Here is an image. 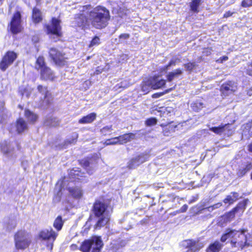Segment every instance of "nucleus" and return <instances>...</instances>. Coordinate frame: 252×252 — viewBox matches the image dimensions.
I'll use <instances>...</instances> for the list:
<instances>
[{
    "label": "nucleus",
    "instance_id": "nucleus-47",
    "mask_svg": "<svg viewBox=\"0 0 252 252\" xmlns=\"http://www.w3.org/2000/svg\"><path fill=\"white\" fill-rule=\"evenodd\" d=\"M242 6L244 7L252 6V0H243L242 2Z\"/></svg>",
    "mask_w": 252,
    "mask_h": 252
},
{
    "label": "nucleus",
    "instance_id": "nucleus-1",
    "mask_svg": "<svg viewBox=\"0 0 252 252\" xmlns=\"http://www.w3.org/2000/svg\"><path fill=\"white\" fill-rule=\"evenodd\" d=\"M229 239L232 247L243 249L246 247L252 246V233H247L245 230L238 231L227 229L221 238V241L224 242Z\"/></svg>",
    "mask_w": 252,
    "mask_h": 252
},
{
    "label": "nucleus",
    "instance_id": "nucleus-41",
    "mask_svg": "<svg viewBox=\"0 0 252 252\" xmlns=\"http://www.w3.org/2000/svg\"><path fill=\"white\" fill-rule=\"evenodd\" d=\"M45 124L47 126H56L59 124V121L57 118H51L47 120L45 122Z\"/></svg>",
    "mask_w": 252,
    "mask_h": 252
},
{
    "label": "nucleus",
    "instance_id": "nucleus-29",
    "mask_svg": "<svg viewBox=\"0 0 252 252\" xmlns=\"http://www.w3.org/2000/svg\"><path fill=\"white\" fill-rule=\"evenodd\" d=\"M131 84L128 80H124L117 84L114 88L115 91H121L120 89H125L130 86Z\"/></svg>",
    "mask_w": 252,
    "mask_h": 252
},
{
    "label": "nucleus",
    "instance_id": "nucleus-30",
    "mask_svg": "<svg viewBox=\"0 0 252 252\" xmlns=\"http://www.w3.org/2000/svg\"><path fill=\"white\" fill-rule=\"evenodd\" d=\"M252 168V159L248 161L246 164L244 165V167L242 169H240L239 171V175L240 176H243L245 175L248 171L251 170Z\"/></svg>",
    "mask_w": 252,
    "mask_h": 252
},
{
    "label": "nucleus",
    "instance_id": "nucleus-15",
    "mask_svg": "<svg viewBox=\"0 0 252 252\" xmlns=\"http://www.w3.org/2000/svg\"><path fill=\"white\" fill-rule=\"evenodd\" d=\"M97 157L94 156V158H86L81 161V164L86 168L87 171L89 174H93V170L91 168L94 169V165L96 163Z\"/></svg>",
    "mask_w": 252,
    "mask_h": 252
},
{
    "label": "nucleus",
    "instance_id": "nucleus-33",
    "mask_svg": "<svg viewBox=\"0 0 252 252\" xmlns=\"http://www.w3.org/2000/svg\"><path fill=\"white\" fill-rule=\"evenodd\" d=\"M25 116L27 118L28 121L31 123L35 122L37 119V116L29 111V110H25Z\"/></svg>",
    "mask_w": 252,
    "mask_h": 252
},
{
    "label": "nucleus",
    "instance_id": "nucleus-42",
    "mask_svg": "<svg viewBox=\"0 0 252 252\" xmlns=\"http://www.w3.org/2000/svg\"><path fill=\"white\" fill-rule=\"evenodd\" d=\"M157 123V120L155 118H151L145 121V125L149 126H155Z\"/></svg>",
    "mask_w": 252,
    "mask_h": 252
},
{
    "label": "nucleus",
    "instance_id": "nucleus-58",
    "mask_svg": "<svg viewBox=\"0 0 252 252\" xmlns=\"http://www.w3.org/2000/svg\"><path fill=\"white\" fill-rule=\"evenodd\" d=\"M205 209H207L208 211L209 212H212L214 210V207H213V206H211L208 207L203 208V209H202V210H205Z\"/></svg>",
    "mask_w": 252,
    "mask_h": 252
},
{
    "label": "nucleus",
    "instance_id": "nucleus-5",
    "mask_svg": "<svg viewBox=\"0 0 252 252\" xmlns=\"http://www.w3.org/2000/svg\"><path fill=\"white\" fill-rule=\"evenodd\" d=\"M90 8L91 5H85L81 7L80 13L76 14L74 24L77 27L81 28L82 29L89 28L91 24L89 20Z\"/></svg>",
    "mask_w": 252,
    "mask_h": 252
},
{
    "label": "nucleus",
    "instance_id": "nucleus-23",
    "mask_svg": "<svg viewBox=\"0 0 252 252\" xmlns=\"http://www.w3.org/2000/svg\"><path fill=\"white\" fill-rule=\"evenodd\" d=\"M96 117V114L94 113H92L86 116L83 117L82 118L80 119L78 122L80 124H89L92 123L94 121Z\"/></svg>",
    "mask_w": 252,
    "mask_h": 252
},
{
    "label": "nucleus",
    "instance_id": "nucleus-11",
    "mask_svg": "<svg viewBox=\"0 0 252 252\" xmlns=\"http://www.w3.org/2000/svg\"><path fill=\"white\" fill-rule=\"evenodd\" d=\"M47 32L51 35H55L59 37L61 35L60 21L56 18H53L51 25L47 26Z\"/></svg>",
    "mask_w": 252,
    "mask_h": 252
},
{
    "label": "nucleus",
    "instance_id": "nucleus-27",
    "mask_svg": "<svg viewBox=\"0 0 252 252\" xmlns=\"http://www.w3.org/2000/svg\"><path fill=\"white\" fill-rule=\"evenodd\" d=\"M13 145L9 143L5 144L1 147V150L4 154L7 155L8 157H13Z\"/></svg>",
    "mask_w": 252,
    "mask_h": 252
},
{
    "label": "nucleus",
    "instance_id": "nucleus-18",
    "mask_svg": "<svg viewBox=\"0 0 252 252\" xmlns=\"http://www.w3.org/2000/svg\"><path fill=\"white\" fill-rule=\"evenodd\" d=\"M16 131L21 134L27 130L28 126L26 122L23 118L18 119L15 124Z\"/></svg>",
    "mask_w": 252,
    "mask_h": 252
},
{
    "label": "nucleus",
    "instance_id": "nucleus-54",
    "mask_svg": "<svg viewBox=\"0 0 252 252\" xmlns=\"http://www.w3.org/2000/svg\"><path fill=\"white\" fill-rule=\"evenodd\" d=\"M212 50L209 48H207L204 50L203 53L207 56H208L211 54Z\"/></svg>",
    "mask_w": 252,
    "mask_h": 252
},
{
    "label": "nucleus",
    "instance_id": "nucleus-55",
    "mask_svg": "<svg viewBox=\"0 0 252 252\" xmlns=\"http://www.w3.org/2000/svg\"><path fill=\"white\" fill-rule=\"evenodd\" d=\"M176 64V62L175 61L172 60L170 62L169 64L165 67V69H168V67L171 65H175Z\"/></svg>",
    "mask_w": 252,
    "mask_h": 252
},
{
    "label": "nucleus",
    "instance_id": "nucleus-38",
    "mask_svg": "<svg viewBox=\"0 0 252 252\" xmlns=\"http://www.w3.org/2000/svg\"><path fill=\"white\" fill-rule=\"evenodd\" d=\"M192 109L195 111H198L203 107V103L201 102L196 101L191 104Z\"/></svg>",
    "mask_w": 252,
    "mask_h": 252
},
{
    "label": "nucleus",
    "instance_id": "nucleus-61",
    "mask_svg": "<svg viewBox=\"0 0 252 252\" xmlns=\"http://www.w3.org/2000/svg\"><path fill=\"white\" fill-rule=\"evenodd\" d=\"M248 94L249 96L252 95V87L248 90Z\"/></svg>",
    "mask_w": 252,
    "mask_h": 252
},
{
    "label": "nucleus",
    "instance_id": "nucleus-49",
    "mask_svg": "<svg viewBox=\"0 0 252 252\" xmlns=\"http://www.w3.org/2000/svg\"><path fill=\"white\" fill-rule=\"evenodd\" d=\"M128 59V56L126 54H123L121 55L120 58H119V63H124Z\"/></svg>",
    "mask_w": 252,
    "mask_h": 252
},
{
    "label": "nucleus",
    "instance_id": "nucleus-16",
    "mask_svg": "<svg viewBox=\"0 0 252 252\" xmlns=\"http://www.w3.org/2000/svg\"><path fill=\"white\" fill-rule=\"evenodd\" d=\"M40 77L43 80H53L55 78V75L49 67L46 66L40 70Z\"/></svg>",
    "mask_w": 252,
    "mask_h": 252
},
{
    "label": "nucleus",
    "instance_id": "nucleus-31",
    "mask_svg": "<svg viewBox=\"0 0 252 252\" xmlns=\"http://www.w3.org/2000/svg\"><path fill=\"white\" fill-rule=\"evenodd\" d=\"M182 71L180 69H177L173 71L170 72L167 75V80L169 82L172 81L174 78L178 77L181 75Z\"/></svg>",
    "mask_w": 252,
    "mask_h": 252
},
{
    "label": "nucleus",
    "instance_id": "nucleus-60",
    "mask_svg": "<svg viewBox=\"0 0 252 252\" xmlns=\"http://www.w3.org/2000/svg\"><path fill=\"white\" fill-rule=\"evenodd\" d=\"M3 111V104L2 103L0 104V115H1Z\"/></svg>",
    "mask_w": 252,
    "mask_h": 252
},
{
    "label": "nucleus",
    "instance_id": "nucleus-25",
    "mask_svg": "<svg viewBox=\"0 0 252 252\" xmlns=\"http://www.w3.org/2000/svg\"><path fill=\"white\" fill-rule=\"evenodd\" d=\"M78 135L76 132L72 134L71 137L67 138L60 146L61 148H65L68 144L75 143L77 141Z\"/></svg>",
    "mask_w": 252,
    "mask_h": 252
},
{
    "label": "nucleus",
    "instance_id": "nucleus-45",
    "mask_svg": "<svg viewBox=\"0 0 252 252\" xmlns=\"http://www.w3.org/2000/svg\"><path fill=\"white\" fill-rule=\"evenodd\" d=\"M196 66V64L195 63H189L187 64H184V66L187 70L191 71Z\"/></svg>",
    "mask_w": 252,
    "mask_h": 252
},
{
    "label": "nucleus",
    "instance_id": "nucleus-9",
    "mask_svg": "<svg viewBox=\"0 0 252 252\" xmlns=\"http://www.w3.org/2000/svg\"><path fill=\"white\" fill-rule=\"evenodd\" d=\"M17 54L13 51H8L2 58L0 63V69L5 71L16 60Z\"/></svg>",
    "mask_w": 252,
    "mask_h": 252
},
{
    "label": "nucleus",
    "instance_id": "nucleus-21",
    "mask_svg": "<svg viewBox=\"0 0 252 252\" xmlns=\"http://www.w3.org/2000/svg\"><path fill=\"white\" fill-rule=\"evenodd\" d=\"M135 138V134L133 133H129L119 136L120 144H124L131 140L134 139Z\"/></svg>",
    "mask_w": 252,
    "mask_h": 252
},
{
    "label": "nucleus",
    "instance_id": "nucleus-24",
    "mask_svg": "<svg viewBox=\"0 0 252 252\" xmlns=\"http://www.w3.org/2000/svg\"><path fill=\"white\" fill-rule=\"evenodd\" d=\"M68 191L72 196L76 199H79L83 195V192L82 189L78 187H69L68 189Z\"/></svg>",
    "mask_w": 252,
    "mask_h": 252
},
{
    "label": "nucleus",
    "instance_id": "nucleus-34",
    "mask_svg": "<svg viewBox=\"0 0 252 252\" xmlns=\"http://www.w3.org/2000/svg\"><path fill=\"white\" fill-rule=\"evenodd\" d=\"M46 66L43 57H39L36 61L35 68L37 70L40 69L41 70L43 68Z\"/></svg>",
    "mask_w": 252,
    "mask_h": 252
},
{
    "label": "nucleus",
    "instance_id": "nucleus-64",
    "mask_svg": "<svg viewBox=\"0 0 252 252\" xmlns=\"http://www.w3.org/2000/svg\"><path fill=\"white\" fill-rule=\"evenodd\" d=\"M179 213H177V211H176L174 212H173L172 213H171V215H172V216H175V215H176L177 214H179Z\"/></svg>",
    "mask_w": 252,
    "mask_h": 252
},
{
    "label": "nucleus",
    "instance_id": "nucleus-51",
    "mask_svg": "<svg viewBox=\"0 0 252 252\" xmlns=\"http://www.w3.org/2000/svg\"><path fill=\"white\" fill-rule=\"evenodd\" d=\"M188 206L186 204L184 205L180 210L177 211V213H184L187 211Z\"/></svg>",
    "mask_w": 252,
    "mask_h": 252
},
{
    "label": "nucleus",
    "instance_id": "nucleus-32",
    "mask_svg": "<svg viewBox=\"0 0 252 252\" xmlns=\"http://www.w3.org/2000/svg\"><path fill=\"white\" fill-rule=\"evenodd\" d=\"M141 89L145 94L148 93L151 89H153L150 78L147 81L142 82Z\"/></svg>",
    "mask_w": 252,
    "mask_h": 252
},
{
    "label": "nucleus",
    "instance_id": "nucleus-2",
    "mask_svg": "<svg viewBox=\"0 0 252 252\" xmlns=\"http://www.w3.org/2000/svg\"><path fill=\"white\" fill-rule=\"evenodd\" d=\"M110 18L109 11L105 7L98 6L93 9L90 8L89 20L93 27L97 29L106 27Z\"/></svg>",
    "mask_w": 252,
    "mask_h": 252
},
{
    "label": "nucleus",
    "instance_id": "nucleus-39",
    "mask_svg": "<svg viewBox=\"0 0 252 252\" xmlns=\"http://www.w3.org/2000/svg\"><path fill=\"white\" fill-rule=\"evenodd\" d=\"M249 202V200L248 199L244 200L242 202H240L238 204L237 207H236L235 208H234V210L236 212L239 210H242L243 211L245 209V207Z\"/></svg>",
    "mask_w": 252,
    "mask_h": 252
},
{
    "label": "nucleus",
    "instance_id": "nucleus-8",
    "mask_svg": "<svg viewBox=\"0 0 252 252\" xmlns=\"http://www.w3.org/2000/svg\"><path fill=\"white\" fill-rule=\"evenodd\" d=\"M58 236V233L55 232L52 228L45 229L39 233V237L43 240L47 241L49 243L47 247L52 250L53 247V243Z\"/></svg>",
    "mask_w": 252,
    "mask_h": 252
},
{
    "label": "nucleus",
    "instance_id": "nucleus-19",
    "mask_svg": "<svg viewBox=\"0 0 252 252\" xmlns=\"http://www.w3.org/2000/svg\"><path fill=\"white\" fill-rule=\"evenodd\" d=\"M153 89H158L164 86L165 80L160 79L159 77L154 76L150 78Z\"/></svg>",
    "mask_w": 252,
    "mask_h": 252
},
{
    "label": "nucleus",
    "instance_id": "nucleus-7",
    "mask_svg": "<svg viewBox=\"0 0 252 252\" xmlns=\"http://www.w3.org/2000/svg\"><path fill=\"white\" fill-rule=\"evenodd\" d=\"M50 56L54 63L58 66H63L67 63V57L62 52L55 48H52L49 52Z\"/></svg>",
    "mask_w": 252,
    "mask_h": 252
},
{
    "label": "nucleus",
    "instance_id": "nucleus-50",
    "mask_svg": "<svg viewBox=\"0 0 252 252\" xmlns=\"http://www.w3.org/2000/svg\"><path fill=\"white\" fill-rule=\"evenodd\" d=\"M129 34L128 33H123L119 36L120 40H124L127 39L129 38Z\"/></svg>",
    "mask_w": 252,
    "mask_h": 252
},
{
    "label": "nucleus",
    "instance_id": "nucleus-40",
    "mask_svg": "<svg viewBox=\"0 0 252 252\" xmlns=\"http://www.w3.org/2000/svg\"><path fill=\"white\" fill-rule=\"evenodd\" d=\"M201 0H194L190 4L191 10L194 12H197L198 11L197 8L200 4Z\"/></svg>",
    "mask_w": 252,
    "mask_h": 252
},
{
    "label": "nucleus",
    "instance_id": "nucleus-52",
    "mask_svg": "<svg viewBox=\"0 0 252 252\" xmlns=\"http://www.w3.org/2000/svg\"><path fill=\"white\" fill-rule=\"evenodd\" d=\"M247 73L249 75H250L251 76H252V62L248 65V69H247Z\"/></svg>",
    "mask_w": 252,
    "mask_h": 252
},
{
    "label": "nucleus",
    "instance_id": "nucleus-4",
    "mask_svg": "<svg viewBox=\"0 0 252 252\" xmlns=\"http://www.w3.org/2000/svg\"><path fill=\"white\" fill-rule=\"evenodd\" d=\"M103 246L101 238L95 236L83 241L80 250L82 252H100Z\"/></svg>",
    "mask_w": 252,
    "mask_h": 252
},
{
    "label": "nucleus",
    "instance_id": "nucleus-13",
    "mask_svg": "<svg viewBox=\"0 0 252 252\" xmlns=\"http://www.w3.org/2000/svg\"><path fill=\"white\" fill-rule=\"evenodd\" d=\"M230 127L231 126L229 124H226L218 127H212L210 128V130L217 134H223L229 136L232 135L233 133V131Z\"/></svg>",
    "mask_w": 252,
    "mask_h": 252
},
{
    "label": "nucleus",
    "instance_id": "nucleus-56",
    "mask_svg": "<svg viewBox=\"0 0 252 252\" xmlns=\"http://www.w3.org/2000/svg\"><path fill=\"white\" fill-rule=\"evenodd\" d=\"M233 13L231 12V11H227V12H226L224 14V15H223V17L224 18H227L228 17H230L232 15Z\"/></svg>",
    "mask_w": 252,
    "mask_h": 252
},
{
    "label": "nucleus",
    "instance_id": "nucleus-36",
    "mask_svg": "<svg viewBox=\"0 0 252 252\" xmlns=\"http://www.w3.org/2000/svg\"><path fill=\"white\" fill-rule=\"evenodd\" d=\"M236 211L233 209L231 211L225 214L223 216L224 220L226 222H229L235 217Z\"/></svg>",
    "mask_w": 252,
    "mask_h": 252
},
{
    "label": "nucleus",
    "instance_id": "nucleus-63",
    "mask_svg": "<svg viewBox=\"0 0 252 252\" xmlns=\"http://www.w3.org/2000/svg\"><path fill=\"white\" fill-rule=\"evenodd\" d=\"M249 150L252 152V142L249 145Z\"/></svg>",
    "mask_w": 252,
    "mask_h": 252
},
{
    "label": "nucleus",
    "instance_id": "nucleus-37",
    "mask_svg": "<svg viewBox=\"0 0 252 252\" xmlns=\"http://www.w3.org/2000/svg\"><path fill=\"white\" fill-rule=\"evenodd\" d=\"M117 144H120L119 136L108 139L104 143V144L106 146L116 145Z\"/></svg>",
    "mask_w": 252,
    "mask_h": 252
},
{
    "label": "nucleus",
    "instance_id": "nucleus-48",
    "mask_svg": "<svg viewBox=\"0 0 252 252\" xmlns=\"http://www.w3.org/2000/svg\"><path fill=\"white\" fill-rule=\"evenodd\" d=\"M172 89H173L172 88H170L169 89H168V90H166L164 93L155 94H154L153 95V97H154V98H158V97L162 96L164 94L169 93V92L172 91Z\"/></svg>",
    "mask_w": 252,
    "mask_h": 252
},
{
    "label": "nucleus",
    "instance_id": "nucleus-35",
    "mask_svg": "<svg viewBox=\"0 0 252 252\" xmlns=\"http://www.w3.org/2000/svg\"><path fill=\"white\" fill-rule=\"evenodd\" d=\"M63 222L61 216H58L54 221L53 226L58 230H60L63 225Z\"/></svg>",
    "mask_w": 252,
    "mask_h": 252
},
{
    "label": "nucleus",
    "instance_id": "nucleus-10",
    "mask_svg": "<svg viewBox=\"0 0 252 252\" xmlns=\"http://www.w3.org/2000/svg\"><path fill=\"white\" fill-rule=\"evenodd\" d=\"M21 15L19 11L16 12L13 15L10 24V30L13 34L20 32L22 29L21 25Z\"/></svg>",
    "mask_w": 252,
    "mask_h": 252
},
{
    "label": "nucleus",
    "instance_id": "nucleus-53",
    "mask_svg": "<svg viewBox=\"0 0 252 252\" xmlns=\"http://www.w3.org/2000/svg\"><path fill=\"white\" fill-rule=\"evenodd\" d=\"M228 60V57L227 56H223L220 57L219 59H218L217 62L219 63H223L224 61H227Z\"/></svg>",
    "mask_w": 252,
    "mask_h": 252
},
{
    "label": "nucleus",
    "instance_id": "nucleus-17",
    "mask_svg": "<svg viewBox=\"0 0 252 252\" xmlns=\"http://www.w3.org/2000/svg\"><path fill=\"white\" fill-rule=\"evenodd\" d=\"M37 90L38 91L43 95L44 102L46 104L50 103L52 100V97L51 94L48 91L47 87L42 85H38Z\"/></svg>",
    "mask_w": 252,
    "mask_h": 252
},
{
    "label": "nucleus",
    "instance_id": "nucleus-20",
    "mask_svg": "<svg viewBox=\"0 0 252 252\" xmlns=\"http://www.w3.org/2000/svg\"><path fill=\"white\" fill-rule=\"evenodd\" d=\"M16 224V220L15 218L7 219L4 221V229L6 231L10 232L15 229Z\"/></svg>",
    "mask_w": 252,
    "mask_h": 252
},
{
    "label": "nucleus",
    "instance_id": "nucleus-59",
    "mask_svg": "<svg viewBox=\"0 0 252 252\" xmlns=\"http://www.w3.org/2000/svg\"><path fill=\"white\" fill-rule=\"evenodd\" d=\"M56 189H59V192H58L57 195H58L59 196H61V189H60V187H59V186H58V185H57L56 187Z\"/></svg>",
    "mask_w": 252,
    "mask_h": 252
},
{
    "label": "nucleus",
    "instance_id": "nucleus-46",
    "mask_svg": "<svg viewBox=\"0 0 252 252\" xmlns=\"http://www.w3.org/2000/svg\"><path fill=\"white\" fill-rule=\"evenodd\" d=\"M112 130V126H106L101 129V132L104 135H106L111 132Z\"/></svg>",
    "mask_w": 252,
    "mask_h": 252
},
{
    "label": "nucleus",
    "instance_id": "nucleus-6",
    "mask_svg": "<svg viewBox=\"0 0 252 252\" xmlns=\"http://www.w3.org/2000/svg\"><path fill=\"white\" fill-rule=\"evenodd\" d=\"M14 242L17 250H24L30 246L31 237L25 231H19L14 235Z\"/></svg>",
    "mask_w": 252,
    "mask_h": 252
},
{
    "label": "nucleus",
    "instance_id": "nucleus-44",
    "mask_svg": "<svg viewBox=\"0 0 252 252\" xmlns=\"http://www.w3.org/2000/svg\"><path fill=\"white\" fill-rule=\"evenodd\" d=\"M100 43V39L97 36H95L91 41V43L89 45L90 47H92L94 46L97 45Z\"/></svg>",
    "mask_w": 252,
    "mask_h": 252
},
{
    "label": "nucleus",
    "instance_id": "nucleus-22",
    "mask_svg": "<svg viewBox=\"0 0 252 252\" xmlns=\"http://www.w3.org/2000/svg\"><path fill=\"white\" fill-rule=\"evenodd\" d=\"M240 197L238 193L235 192H231L223 200V202L225 204L228 203L230 205L237 200Z\"/></svg>",
    "mask_w": 252,
    "mask_h": 252
},
{
    "label": "nucleus",
    "instance_id": "nucleus-14",
    "mask_svg": "<svg viewBox=\"0 0 252 252\" xmlns=\"http://www.w3.org/2000/svg\"><path fill=\"white\" fill-rule=\"evenodd\" d=\"M237 89L236 85L235 82L228 81L223 84L220 88V91L222 96H227L236 91Z\"/></svg>",
    "mask_w": 252,
    "mask_h": 252
},
{
    "label": "nucleus",
    "instance_id": "nucleus-12",
    "mask_svg": "<svg viewBox=\"0 0 252 252\" xmlns=\"http://www.w3.org/2000/svg\"><path fill=\"white\" fill-rule=\"evenodd\" d=\"M148 158V155L144 154H141L131 159L128 162L127 167L129 169H134L147 160Z\"/></svg>",
    "mask_w": 252,
    "mask_h": 252
},
{
    "label": "nucleus",
    "instance_id": "nucleus-43",
    "mask_svg": "<svg viewBox=\"0 0 252 252\" xmlns=\"http://www.w3.org/2000/svg\"><path fill=\"white\" fill-rule=\"evenodd\" d=\"M245 130H243V134H246V133L247 131H248L249 135H251L252 134V122L249 124H247L245 126Z\"/></svg>",
    "mask_w": 252,
    "mask_h": 252
},
{
    "label": "nucleus",
    "instance_id": "nucleus-28",
    "mask_svg": "<svg viewBox=\"0 0 252 252\" xmlns=\"http://www.w3.org/2000/svg\"><path fill=\"white\" fill-rule=\"evenodd\" d=\"M32 20L34 23H38L42 20L41 12L37 8H34L32 11Z\"/></svg>",
    "mask_w": 252,
    "mask_h": 252
},
{
    "label": "nucleus",
    "instance_id": "nucleus-3",
    "mask_svg": "<svg viewBox=\"0 0 252 252\" xmlns=\"http://www.w3.org/2000/svg\"><path fill=\"white\" fill-rule=\"evenodd\" d=\"M107 206L104 203L96 201L94 204L93 211L98 220L95 225L96 228L104 226L109 220V215L107 211Z\"/></svg>",
    "mask_w": 252,
    "mask_h": 252
},
{
    "label": "nucleus",
    "instance_id": "nucleus-26",
    "mask_svg": "<svg viewBox=\"0 0 252 252\" xmlns=\"http://www.w3.org/2000/svg\"><path fill=\"white\" fill-rule=\"evenodd\" d=\"M223 245L219 241H215L211 244L207 249V252H219Z\"/></svg>",
    "mask_w": 252,
    "mask_h": 252
},
{
    "label": "nucleus",
    "instance_id": "nucleus-57",
    "mask_svg": "<svg viewBox=\"0 0 252 252\" xmlns=\"http://www.w3.org/2000/svg\"><path fill=\"white\" fill-rule=\"evenodd\" d=\"M221 205H222V203L219 202V203L215 204L212 206H213V207H214V209L215 210L216 209H218V208H220Z\"/></svg>",
    "mask_w": 252,
    "mask_h": 252
},
{
    "label": "nucleus",
    "instance_id": "nucleus-62",
    "mask_svg": "<svg viewBox=\"0 0 252 252\" xmlns=\"http://www.w3.org/2000/svg\"><path fill=\"white\" fill-rule=\"evenodd\" d=\"M102 72V70L101 69H97L95 71V73L96 74H98Z\"/></svg>",
    "mask_w": 252,
    "mask_h": 252
}]
</instances>
